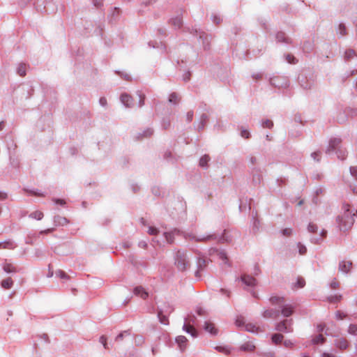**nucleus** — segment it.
I'll return each instance as SVG.
<instances>
[{
    "label": "nucleus",
    "instance_id": "52",
    "mask_svg": "<svg viewBox=\"0 0 357 357\" xmlns=\"http://www.w3.org/2000/svg\"><path fill=\"white\" fill-rule=\"evenodd\" d=\"M307 231L312 234H317L318 231V227L316 224L310 222L307 226Z\"/></svg>",
    "mask_w": 357,
    "mask_h": 357
},
{
    "label": "nucleus",
    "instance_id": "31",
    "mask_svg": "<svg viewBox=\"0 0 357 357\" xmlns=\"http://www.w3.org/2000/svg\"><path fill=\"white\" fill-rule=\"evenodd\" d=\"M16 245L12 240H6L0 243V249H10L15 248Z\"/></svg>",
    "mask_w": 357,
    "mask_h": 357
},
{
    "label": "nucleus",
    "instance_id": "27",
    "mask_svg": "<svg viewBox=\"0 0 357 357\" xmlns=\"http://www.w3.org/2000/svg\"><path fill=\"white\" fill-rule=\"evenodd\" d=\"M133 292L135 295L140 296L143 299H146L149 296L148 293L141 286L135 287Z\"/></svg>",
    "mask_w": 357,
    "mask_h": 357
},
{
    "label": "nucleus",
    "instance_id": "13",
    "mask_svg": "<svg viewBox=\"0 0 357 357\" xmlns=\"http://www.w3.org/2000/svg\"><path fill=\"white\" fill-rule=\"evenodd\" d=\"M280 315V310L278 308H270L264 311L262 316L266 319H278Z\"/></svg>",
    "mask_w": 357,
    "mask_h": 357
},
{
    "label": "nucleus",
    "instance_id": "46",
    "mask_svg": "<svg viewBox=\"0 0 357 357\" xmlns=\"http://www.w3.org/2000/svg\"><path fill=\"white\" fill-rule=\"evenodd\" d=\"M347 114H349V119H353L357 116V107H347Z\"/></svg>",
    "mask_w": 357,
    "mask_h": 357
},
{
    "label": "nucleus",
    "instance_id": "32",
    "mask_svg": "<svg viewBox=\"0 0 357 357\" xmlns=\"http://www.w3.org/2000/svg\"><path fill=\"white\" fill-rule=\"evenodd\" d=\"M27 66L28 65L25 63H19L16 69L17 73L21 77H24L26 74Z\"/></svg>",
    "mask_w": 357,
    "mask_h": 357
},
{
    "label": "nucleus",
    "instance_id": "22",
    "mask_svg": "<svg viewBox=\"0 0 357 357\" xmlns=\"http://www.w3.org/2000/svg\"><path fill=\"white\" fill-rule=\"evenodd\" d=\"M175 340L181 351H184L187 348L188 339L183 335H178Z\"/></svg>",
    "mask_w": 357,
    "mask_h": 357
},
{
    "label": "nucleus",
    "instance_id": "51",
    "mask_svg": "<svg viewBox=\"0 0 357 357\" xmlns=\"http://www.w3.org/2000/svg\"><path fill=\"white\" fill-rule=\"evenodd\" d=\"M171 122L169 117L163 118L162 120L161 126L162 129L167 130L170 127Z\"/></svg>",
    "mask_w": 357,
    "mask_h": 357
},
{
    "label": "nucleus",
    "instance_id": "54",
    "mask_svg": "<svg viewBox=\"0 0 357 357\" xmlns=\"http://www.w3.org/2000/svg\"><path fill=\"white\" fill-rule=\"evenodd\" d=\"M115 73L118 75H119L121 78H123V79H125L126 81H131V77L130 75H128V73H124V72H121V71H119V70H116L115 71Z\"/></svg>",
    "mask_w": 357,
    "mask_h": 357
},
{
    "label": "nucleus",
    "instance_id": "58",
    "mask_svg": "<svg viewBox=\"0 0 357 357\" xmlns=\"http://www.w3.org/2000/svg\"><path fill=\"white\" fill-rule=\"evenodd\" d=\"M137 95L139 96L138 106L139 107H142L144 105L145 95L143 94L141 91H137Z\"/></svg>",
    "mask_w": 357,
    "mask_h": 357
},
{
    "label": "nucleus",
    "instance_id": "30",
    "mask_svg": "<svg viewBox=\"0 0 357 357\" xmlns=\"http://www.w3.org/2000/svg\"><path fill=\"white\" fill-rule=\"evenodd\" d=\"M183 330L187 333L190 334L192 337H197L198 336V332L194 328L190 327L186 321L183 326Z\"/></svg>",
    "mask_w": 357,
    "mask_h": 357
},
{
    "label": "nucleus",
    "instance_id": "1",
    "mask_svg": "<svg viewBox=\"0 0 357 357\" xmlns=\"http://www.w3.org/2000/svg\"><path fill=\"white\" fill-rule=\"evenodd\" d=\"M180 235H182L185 239L189 238L196 242H206L211 240H216L218 243H225L231 241L230 238L226 235L225 230L220 236L216 234H212L197 237L192 233H187L182 231H181Z\"/></svg>",
    "mask_w": 357,
    "mask_h": 357
},
{
    "label": "nucleus",
    "instance_id": "39",
    "mask_svg": "<svg viewBox=\"0 0 357 357\" xmlns=\"http://www.w3.org/2000/svg\"><path fill=\"white\" fill-rule=\"evenodd\" d=\"M245 331L252 333H257L259 331V328L252 324H245Z\"/></svg>",
    "mask_w": 357,
    "mask_h": 357
},
{
    "label": "nucleus",
    "instance_id": "12",
    "mask_svg": "<svg viewBox=\"0 0 357 357\" xmlns=\"http://www.w3.org/2000/svg\"><path fill=\"white\" fill-rule=\"evenodd\" d=\"M349 119V114H347V107H341L338 109L335 116V121L340 123L343 124L347 122Z\"/></svg>",
    "mask_w": 357,
    "mask_h": 357
},
{
    "label": "nucleus",
    "instance_id": "25",
    "mask_svg": "<svg viewBox=\"0 0 357 357\" xmlns=\"http://www.w3.org/2000/svg\"><path fill=\"white\" fill-rule=\"evenodd\" d=\"M53 222L55 227L64 226L69 222L66 218L60 216L59 215L54 217Z\"/></svg>",
    "mask_w": 357,
    "mask_h": 357
},
{
    "label": "nucleus",
    "instance_id": "7",
    "mask_svg": "<svg viewBox=\"0 0 357 357\" xmlns=\"http://www.w3.org/2000/svg\"><path fill=\"white\" fill-rule=\"evenodd\" d=\"M294 321L292 319H285L275 324V330L278 332L284 333H290L294 331Z\"/></svg>",
    "mask_w": 357,
    "mask_h": 357
},
{
    "label": "nucleus",
    "instance_id": "63",
    "mask_svg": "<svg viewBox=\"0 0 357 357\" xmlns=\"http://www.w3.org/2000/svg\"><path fill=\"white\" fill-rule=\"evenodd\" d=\"M241 136L243 138L248 139L250 138L251 135H250V132L248 130L242 128L241 130Z\"/></svg>",
    "mask_w": 357,
    "mask_h": 357
},
{
    "label": "nucleus",
    "instance_id": "9",
    "mask_svg": "<svg viewBox=\"0 0 357 357\" xmlns=\"http://www.w3.org/2000/svg\"><path fill=\"white\" fill-rule=\"evenodd\" d=\"M190 33L193 34L194 36H199V39L202 40L204 50H210V43L211 40L210 36L206 34L205 32L197 29H192Z\"/></svg>",
    "mask_w": 357,
    "mask_h": 357
},
{
    "label": "nucleus",
    "instance_id": "3",
    "mask_svg": "<svg viewBox=\"0 0 357 357\" xmlns=\"http://www.w3.org/2000/svg\"><path fill=\"white\" fill-rule=\"evenodd\" d=\"M342 139L338 137H333L329 140L328 146L326 150V153L331 155L335 153L338 159L344 160L347 158V151L342 147Z\"/></svg>",
    "mask_w": 357,
    "mask_h": 357
},
{
    "label": "nucleus",
    "instance_id": "40",
    "mask_svg": "<svg viewBox=\"0 0 357 357\" xmlns=\"http://www.w3.org/2000/svg\"><path fill=\"white\" fill-rule=\"evenodd\" d=\"M3 271L7 273H16L17 269L11 264H5L3 266Z\"/></svg>",
    "mask_w": 357,
    "mask_h": 357
},
{
    "label": "nucleus",
    "instance_id": "33",
    "mask_svg": "<svg viewBox=\"0 0 357 357\" xmlns=\"http://www.w3.org/2000/svg\"><path fill=\"white\" fill-rule=\"evenodd\" d=\"M255 349V345L252 342H247L239 347L240 351H253Z\"/></svg>",
    "mask_w": 357,
    "mask_h": 357
},
{
    "label": "nucleus",
    "instance_id": "20",
    "mask_svg": "<svg viewBox=\"0 0 357 357\" xmlns=\"http://www.w3.org/2000/svg\"><path fill=\"white\" fill-rule=\"evenodd\" d=\"M327 231L322 229L317 236H313L310 238V242L314 244H320L326 237Z\"/></svg>",
    "mask_w": 357,
    "mask_h": 357
},
{
    "label": "nucleus",
    "instance_id": "23",
    "mask_svg": "<svg viewBox=\"0 0 357 357\" xmlns=\"http://www.w3.org/2000/svg\"><path fill=\"white\" fill-rule=\"evenodd\" d=\"M50 2H46L45 4L44 0H37L36 3V9L40 12H45V13H50V11H54V9L52 10H50L47 8V4Z\"/></svg>",
    "mask_w": 357,
    "mask_h": 357
},
{
    "label": "nucleus",
    "instance_id": "6",
    "mask_svg": "<svg viewBox=\"0 0 357 357\" xmlns=\"http://www.w3.org/2000/svg\"><path fill=\"white\" fill-rule=\"evenodd\" d=\"M196 253L198 256L197 257V270L195 273V276L196 278L200 279L202 278V272L205 271L211 260L206 258L199 251H196Z\"/></svg>",
    "mask_w": 357,
    "mask_h": 357
},
{
    "label": "nucleus",
    "instance_id": "18",
    "mask_svg": "<svg viewBox=\"0 0 357 357\" xmlns=\"http://www.w3.org/2000/svg\"><path fill=\"white\" fill-rule=\"evenodd\" d=\"M181 230L178 229H174L173 230L168 231V232H164V236L167 241L168 243L172 244L174 242V236L176 235L178 236L180 235Z\"/></svg>",
    "mask_w": 357,
    "mask_h": 357
},
{
    "label": "nucleus",
    "instance_id": "43",
    "mask_svg": "<svg viewBox=\"0 0 357 357\" xmlns=\"http://www.w3.org/2000/svg\"><path fill=\"white\" fill-rule=\"evenodd\" d=\"M130 335V330H126L120 333L115 338V341L120 342L123 340V337L126 336Z\"/></svg>",
    "mask_w": 357,
    "mask_h": 357
},
{
    "label": "nucleus",
    "instance_id": "48",
    "mask_svg": "<svg viewBox=\"0 0 357 357\" xmlns=\"http://www.w3.org/2000/svg\"><path fill=\"white\" fill-rule=\"evenodd\" d=\"M303 50L305 52H310L313 50V45L310 41H305L303 45Z\"/></svg>",
    "mask_w": 357,
    "mask_h": 357
},
{
    "label": "nucleus",
    "instance_id": "17",
    "mask_svg": "<svg viewBox=\"0 0 357 357\" xmlns=\"http://www.w3.org/2000/svg\"><path fill=\"white\" fill-rule=\"evenodd\" d=\"M204 329L212 336H216L218 333V330L215 328V324L209 321L204 322Z\"/></svg>",
    "mask_w": 357,
    "mask_h": 357
},
{
    "label": "nucleus",
    "instance_id": "24",
    "mask_svg": "<svg viewBox=\"0 0 357 357\" xmlns=\"http://www.w3.org/2000/svg\"><path fill=\"white\" fill-rule=\"evenodd\" d=\"M182 13L175 17H172L169 20V24H171L175 29H180L183 25L182 20Z\"/></svg>",
    "mask_w": 357,
    "mask_h": 357
},
{
    "label": "nucleus",
    "instance_id": "42",
    "mask_svg": "<svg viewBox=\"0 0 357 357\" xmlns=\"http://www.w3.org/2000/svg\"><path fill=\"white\" fill-rule=\"evenodd\" d=\"M325 341H326V338L321 334L317 335L312 340V344H322Z\"/></svg>",
    "mask_w": 357,
    "mask_h": 357
},
{
    "label": "nucleus",
    "instance_id": "26",
    "mask_svg": "<svg viewBox=\"0 0 357 357\" xmlns=\"http://www.w3.org/2000/svg\"><path fill=\"white\" fill-rule=\"evenodd\" d=\"M208 121V116L206 114H202L200 116L197 130L199 132L204 129L207 121Z\"/></svg>",
    "mask_w": 357,
    "mask_h": 357
},
{
    "label": "nucleus",
    "instance_id": "55",
    "mask_svg": "<svg viewBox=\"0 0 357 357\" xmlns=\"http://www.w3.org/2000/svg\"><path fill=\"white\" fill-rule=\"evenodd\" d=\"M149 45L150 47L152 46L153 48H160L163 51H165V50H166L165 45L162 42H160L159 44H158V43H155V44H154L153 42H149Z\"/></svg>",
    "mask_w": 357,
    "mask_h": 357
},
{
    "label": "nucleus",
    "instance_id": "34",
    "mask_svg": "<svg viewBox=\"0 0 357 357\" xmlns=\"http://www.w3.org/2000/svg\"><path fill=\"white\" fill-rule=\"evenodd\" d=\"M335 344L337 347H338L340 349H345L348 347L349 342L344 338H339L335 340Z\"/></svg>",
    "mask_w": 357,
    "mask_h": 357
},
{
    "label": "nucleus",
    "instance_id": "16",
    "mask_svg": "<svg viewBox=\"0 0 357 357\" xmlns=\"http://www.w3.org/2000/svg\"><path fill=\"white\" fill-rule=\"evenodd\" d=\"M241 280L248 287H255L257 284V280L250 275L243 274L241 277Z\"/></svg>",
    "mask_w": 357,
    "mask_h": 357
},
{
    "label": "nucleus",
    "instance_id": "60",
    "mask_svg": "<svg viewBox=\"0 0 357 357\" xmlns=\"http://www.w3.org/2000/svg\"><path fill=\"white\" fill-rule=\"evenodd\" d=\"M56 275L63 280H68L69 276L62 270L56 271Z\"/></svg>",
    "mask_w": 357,
    "mask_h": 357
},
{
    "label": "nucleus",
    "instance_id": "15",
    "mask_svg": "<svg viewBox=\"0 0 357 357\" xmlns=\"http://www.w3.org/2000/svg\"><path fill=\"white\" fill-rule=\"evenodd\" d=\"M120 100L126 107L130 108L134 105L132 97L126 93H123L121 95Z\"/></svg>",
    "mask_w": 357,
    "mask_h": 357
},
{
    "label": "nucleus",
    "instance_id": "41",
    "mask_svg": "<svg viewBox=\"0 0 357 357\" xmlns=\"http://www.w3.org/2000/svg\"><path fill=\"white\" fill-rule=\"evenodd\" d=\"M337 33L340 36H344L347 35V27L344 23L339 24L337 29Z\"/></svg>",
    "mask_w": 357,
    "mask_h": 357
},
{
    "label": "nucleus",
    "instance_id": "4",
    "mask_svg": "<svg viewBox=\"0 0 357 357\" xmlns=\"http://www.w3.org/2000/svg\"><path fill=\"white\" fill-rule=\"evenodd\" d=\"M174 261V264L179 271H185L190 267V258L184 250H178L176 252Z\"/></svg>",
    "mask_w": 357,
    "mask_h": 357
},
{
    "label": "nucleus",
    "instance_id": "64",
    "mask_svg": "<svg viewBox=\"0 0 357 357\" xmlns=\"http://www.w3.org/2000/svg\"><path fill=\"white\" fill-rule=\"evenodd\" d=\"M297 247L298 248V252H299L300 255H305L306 253L307 248L301 243H298Z\"/></svg>",
    "mask_w": 357,
    "mask_h": 357
},
{
    "label": "nucleus",
    "instance_id": "44",
    "mask_svg": "<svg viewBox=\"0 0 357 357\" xmlns=\"http://www.w3.org/2000/svg\"><path fill=\"white\" fill-rule=\"evenodd\" d=\"M43 215H43V212L36 211H34V212H32L31 213H30L29 218L36 219L38 220H40L43 218Z\"/></svg>",
    "mask_w": 357,
    "mask_h": 357
},
{
    "label": "nucleus",
    "instance_id": "29",
    "mask_svg": "<svg viewBox=\"0 0 357 357\" xmlns=\"http://www.w3.org/2000/svg\"><path fill=\"white\" fill-rule=\"evenodd\" d=\"M211 160V158L208 154H205L202 156L199 161V167L206 169L208 167V162Z\"/></svg>",
    "mask_w": 357,
    "mask_h": 357
},
{
    "label": "nucleus",
    "instance_id": "53",
    "mask_svg": "<svg viewBox=\"0 0 357 357\" xmlns=\"http://www.w3.org/2000/svg\"><path fill=\"white\" fill-rule=\"evenodd\" d=\"M217 255L220 259L222 260L225 264H227L228 258L225 250H219Z\"/></svg>",
    "mask_w": 357,
    "mask_h": 357
},
{
    "label": "nucleus",
    "instance_id": "59",
    "mask_svg": "<svg viewBox=\"0 0 357 357\" xmlns=\"http://www.w3.org/2000/svg\"><path fill=\"white\" fill-rule=\"evenodd\" d=\"M285 59L289 63L291 64H294L298 61L297 59L294 57V56L289 54L285 55Z\"/></svg>",
    "mask_w": 357,
    "mask_h": 357
},
{
    "label": "nucleus",
    "instance_id": "28",
    "mask_svg": "<svg viewBox=\"0 0 357 357\" xmlns=\"http://www.w3.org/2000/svg\"><path fill=\"white\" fill-rule=\"evenodd\" d=\"M351 266H352L351 261H342L340 262L339 270L342 272L347 273L350 271Z\"/></svg>",
    "mask_w": 357,
    "mask_h": 357
},
{
    "label": "nucleus",
    "instance_id": "19",
    "mask_svg": "<svg viewBox=\"0 0 357 357\" xmlns=\"http://www.w3.org/2000/svg\"><path fill=\"white\" fill-rule=\"evenodd\" d=\"M275 39L277 43H282V44H290L291 43V40L289 37H287L285 33L282 31H278L276 33Z\"/></svg>",
    "mask_w": 357,
    "mask_h": 357
},
{
    "label": "nucleus",
    "instance_id": "2",
    "mask_svg": "<svg viewBox=\"0 0 357 357\" xmlns=\"http://www.w3.org/2000/svg\"><path fill=\"white\" fill-rule=\"evenodd\" d=\"M269 301L272 305L278 306L282 317L288 318L294 314V307L291 304H286L284 297L274 296H271Z\"/></svg>",
    "mask_w": 357,
    "mask_h": 357
},
{
    "label": "nucleus",
    "instance_id": "49",
    "mask_svg": "<svg viewBox=\"0 0 357 357\" xmlns=\"http://www.w3.org/2000/svg\"><path fill=\"white\" fill-rule=\"evenodd\" d=\"M135 344L137 346L142 345L144 343L145 339L144 337L141 335H137L135 336Z\"/></svg>",
    "mask_w": 357,
    "mask_h": 357
},
{
    "label": "nucleus",
    "instance_id": "36",
    "mask_svg": "<svg viewBox=\"0 0 357 357\" xmlns=\"http://www.w3.org/2000/svg\"><path fill=\"white\" fill-rule=\"evenodd\" d=\"M1 285L2 288L6 289H9L13 287V281L10 278H8L1 281Z\"/></svg>",
    "mask_w": 357,
    "mask_h": 357
},
{
    "label": "nucleus",
    "instance_id": "11",
    "mask_svg": "<svg viewBox=\"0 0 357 357\" xmlns=\"http://www.w3.org/2000/svg\"><path fill=\"white\" fill-rule=\"evenodd\" d=\"M250 174L252 176V183L253 185H259L263 181V176L260 167H252L250 168Z\"/></svg>",
    "mask_w": 357,
    "mask_h": 357
},
{
    "label": "nucleus",
    "instance_id": "45",
    "mask_svg": "<svg viewBox=\"0 0 357 357\" xmlns=\"http://www.w3.org/2000/svg\"><path fill=\"white\" fill-rule=\"evenodd\" d=\"M168 100L169 102L176 105L179 100L178 94L175 92L172 93L169 96Z\"/></svg>",
    "mask_w": 357,
    "mask_h": 357
},
{
    "label": "nucleus",
    "instance_id": "62",
    "mask_svg": "<svg viewBox=\"0 0 357 357\" xmlns=\"http://www.w3.org/2000/svg\"><path fill=\"white\" fill-rule=\"evenodd\" d=\"M348 332L351 335H357V325L350 324Z\"/></svg>",
    "mask_w": 357,
    "mask_h": 357
},
{
    "label": "nucleus",
    "instance_id": "57",
    "mask_svg": "<svg viewBox=\"0 0 357 357\" xmlns=\"http://www.w3.org/2000/svg\"><path fill=\"white\" fill-rule=\"evenodd\" d=\"M10 165L14 168H18L20 167V162L17 158H13L10 155Z\"/></svg>",
    "mask_w": 357,
    "mask_h": 357
},
{
    "label": "nucleus",
    "instance_id": "35",
    "mask_svg": "<svg viewBox=\"0 0 357 357\" xmlns=\"http://www.w3.org/2000/svg\"><path fill=\"white\" fill-rule=\"evenodd\" d=\"M271 338L272 342L274 344H279L282 342V340L284 339V335L280 333H273L271 335Z\"/></svg>",
    "mask_w": 357,
    "mask_h": 357
},
{
    "label": "nucleus",
    "instance_id": "56",
    "mask_svg": "<svg viewBox=\"0 0 357 357\" xmlns=\"http://www.w3.org/2000/svg\"><path fill=\"white\" fill-rule=\"evenodd\" d=\"M215 349L219 352L229 354L230 353L229 349L225 346H216Z\"/></svg>",
    "mask_w": 357,
    "mask_h": 357
},
{
    "label": "nucleus",
    "instance_id": "8",
    "mask_svg": "<svg viewBox=\"0 0 357 357\" xmlns=\"http://www.w3.org/2000/svg\"><path fill=\"white\" fill-rule=\"evenodd\" d=\"M174 311V309L169 305H165L164 307H158L157 316L159 321L164 325H169L168 316Z\"/></svg>",
    "mask_w": 357,
    "mask_h": 357
},
{
    "label": "nucleus",
    "instance_id": "61",
    "mask_svg": "<svg viewBox=\"0 0 357 357\" xmlns=\"http://www.w3.org/2000/svg\"><path fill=\"white\" fill-rule=\"evenodd\" d=\"M342 295L340 294H338V295H333V296H331L329 298H328V300L331 303H337V302H339L342 300Z\"/></svg>",
    "mask_w": 357,
    "mask_h": 357
},
{
    "label": "nucleus",
    "instance_id": "21",
    "mask_svg": "<svg viewBox=\"0 0 357 357\" xmlns=\"http://www.w3.org/2000/svg\"><path fill=\"white\" fill-rule=\"evenodd\" d=\"M257 215V212L255 213V214H254V212L252 211L251 231L254 234L258 233L260 229V222L259 220L256 218Z\"/></svg>",
    "mask_w": 357,
    "mask_h": 357
},
{
    "label": "nucleus",
    "instance_id": "38",
    "mask_svg": "<svg viewBox=\"0 0 357 357\" xmlns=\"http://www.w3.org/2000/svg\"><path fill=\"white\" fill-rule=\"evenodd\" d=\"M356 55V52L353 49H348L344 52V59L346 61H349Z\"/></svg>",
    "mask_w": 357,
    "mask_h": 357
},
{
    "label": "nucleus",
    "instance_id": "47",
    "mask_svg": "<svg viewBox=\"0 0 357 357\" xmlns=\"http://www.w3.org/2000/svg\"><path fill=\"white\" fill-rule=\"evenodd\" d=\"M261 125L264 128L271 129L273 127V122L269 119H264L261 121Z\"/></svg>",
    "mask_w": 357,
    "mask_h": 357
},
{
    "label": "nucleus",
    "instance_id": "5",
    "mask_svg": "<svg viewBox=\"0 0 357 357\" xmlns=\"http://www.w3.org/2000/svg\"><path fill=\"white\" fill-rule=\"evenodd\" d=\"M298 82L303 89H310L314 84V75L309 71H303L298 76Z\"/></svg>",
    "mask_w": 357,
    "mask_h": 357
},
{
    "label": "nucleus",
    "instance_id": "14",
    "mask_svg": "<svg viewBox=\"0 0 357 357\" xmlns=\"http://www.w3.org/2000/svg\"><path fill=\"white\" fill-rule=\"evenodd\" d=\"M153 134V130L151 128H147L143 131L138 132L134 137L137 141L142 140L145 138L150 137Z\"/></svg>",
    "mask_w": 357,
    "mask_h": 357
},
{
    "label": "nucleus",
    "instance_id": "10",
    "mask_svg": "<svg viewBox=\"0 0 357 357\" xmlns=\"http://www.w3.org/2000/svg\"><path fill=\"white\" fill-rule=\"evenodd\" d=\"M270 84L275 88H287L289 86L287 77L284 76H274L269 79Z\"/></svg>",
    "mask_w": 357,
    "mask_h": 357
},
{
    "label": "nucleus",
    "instance_id": "50",
    "mask_svg": "<svg viewBox=\"0 0 357 357\" xmlns=\"http://www.w3.org/2000/svg\"><path fill=\"white\" fill-rule=\"evenodd\" d=\"M305 280L302 278H298L297 281L294 284L293 288H302L305 286Z\"/></svg>",
    "mask_w": 357,
    "mask_h": 357
},
{
    "label": "nucleus",
    "instance_id": "37",
    "mask_svg": "<svg viewBox=\"0 0 357 357\" xmlns=\"http://www.w3.org/2000/svg\"><path fill=\"white\" fill-rule=\"evenodd\" d=\"M23 190L27 192L29 195L36 196V197H45V194L39 192L38 190L32 189L29 190L28 188H23Z\"/></svg>",
    "mask_w": 357,
    "mask_h": 357
}]
</instances>
